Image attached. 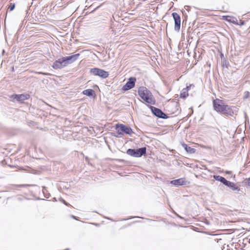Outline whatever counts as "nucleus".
<instances>
[{
  "label": "nucleus",
  "mask_w": 250,
  "mask_h": 250,
  "mask_svg": "<svg viewBox=\"0 0 250 250\" xmlns=\"http://www.w3.org/2000/svg\"><path fill=\"white\" fill-rule=\"evenodd\" d=\"M181 97H185L186 96H182V94H181Z\"/></svg>",
  "instance_id": "bb28decb"
},
{
  "label": "nucleus",
  "mask_w": 250,
  "mask_h": 250,
  "mask_svg": "<svg viewBox=\"0 0 250 250\" xmlns=\"http://www.w3.org/2000/svg\"><path fill=\"white\" fill-rule=\"evenodd\" d=\"M97 8H95V9H94V11H95V10H96V9H97Z\"/></svg>",
  "instance_id": "c85d7f7f"
},
{
  "label": "nucleus",
  "mask_w": 250,
  "mask_h": 250,
  "mask_svg": "<svg viewBox=\"0 0 250 250\" xmlns=\"http://www.w3.org/2000/svg\"><path fill=\"white\" fill-rule=\"evenodd\" d=\"M83 94L88 96H92L95 95V92L93 89H88L83 90Z\"/></svg>",
  "instance_id": "2eb2a0df"
},
{
  "label": "nucleus",
  "mask_w": 250,
  "mask_h": 250,
  "mask_svg": "<svg viewBox=\"0 0 250 250\" xmlns=\"http://www.w3.org/2000/svg\"><path fill=\"white\" fill-rule=\"evenodd\" d=\"M15 4L11 3L8 6V9L10 11H12L15 8Z\"/></svg>",
  "instance_id": "6ab92c4d"
},
{
  "label": "nucleus",
  "mask_w": 250,
  "mask_h": 250,
  "mask_svg": "<svg viewBox=\"0 0 250 250\" xmlns=\"http://www.w3.org/2000/svg\"><path fill=\"white\" fill-rule=\"evenodd\" d=\"M63 203L67 206H71V205H70L69 204L66 203L65 201H63Z\"/></svg>",
  "instance_id": "412c9836"
},
{
  "label": "nucleus",
  "mask_w": 250,
  "mask_h": 250,
  "mask_svg": "<svg viewBox=\"0 0 250 250\" xmlns=\"http://www.w3.org/2000/svg\"><path fill=\"white\" fill-rule=\"evenodd\" d=\"M146 153V147H142L138 149H135V157H140Z\"/></svg>",
  "instance_id": "f8f14e48"
},
{
  "label": "nucleus",
  "mask_w": 250,
  "mask_h": 250,
  "mask_svg": "<svg viewBox=\"0 0 250 250\" xmlns=\"http://www.w3.org/2000/svg\"><path fill=\"white\" fill-rule=\"evenodd\" d=\"M12 97L19 102L22 103L24 101L29 99L30 95L29 94H15L12 95Z\"/></svg>",
  "instance_id": "423d86ee"
},
{
  "label": "nucleus",
  "mask_w": 250,
  "mask_h": 250,
  "mask_svg": "<svg viewBox=\"0 0 250 250\" xmlns=\"http://www.w3.org/2000/svg\"><path fill=\"white\" fill-rule=\"evenodd\" d=\"M139 96L146 103L154 104L155 100L152 93L145 87H141L138 89Z\"/></svg>",
  "instance_id": "f03ea898"
},
{
  "label": "nucleus",
  "mask_w": 250,
  "mask_h": 250,
  "mask_svg": "<svg viewBox=\"0 0 250 250\" xmlns=\"http://www.w3.org/2000/svg\"><path fill=\"white\" fill-rule=\"evenodd\" d=\"M43 75H48L49 74H47V73H43Z\"/></svg>",
  "instance_id": "5701e85b"
},
{
  "label": "nucleus",
  "mask_w": 250,
  "mask_h": 250,
  "mask_svg": "<svg viewBox=\"0 0 250 250\" xmlns=\"http://www.w3.org/2000/svg\"><path fill=\"white\" fill-rule=\"evenodd\" d=\"M116 129L119 135H123L124 133L130 134L132 132L130 127L122 124L116 125Z\"/></svg>",
  "instance_id": "7ed1b4c3"
},
{
  "label": "nucleus",
  "mask_w": 250,
  "mask_h": 250,
  "mask_svg": "<svg viewBox=\"0 0 250 250\" xmlns=\"http://www.w3.org/2000/svg\"><path fill=\"white\" fill-rule=\"evenodd\" d=\"M151 110L153 114L159 118L163 119H167L168 118V116L159 108L152 107Z\"/></svg>",
  "instance_id": "1a4fd4ad"
},
{
  "label": "nucleus",
  "mask_w": 250,
  "mask_h": 250,
  "mask_svg": "<svg viewBox=\"0 0 250 250\" xmlns=\"http://www.w3.org/2000/svg\"><path fill=\"white\" fill-rule=\"evenodd\" d=\"M228 180H227L225 178H224L223 177H222V176H220V179H219V181H220L221 183H222L223 184L225 185L227 181Z\"/></svg>",
  "instance_id": "a211bd4d"
},
{
  "label": "nucleus",
  "mask_w": 250,
  "mask_h": 250,
  "mask_svg": "<svg viewBox=\"0 0 250 250\" xmlns=\"http://www.w3.org/2000/svg\"><path fill=\"white\" fill-rule=\"evenodd\" d=\"M23 185H21L20 187H23Z\"/></svg>",
  "instance_id": "cd10ccee"
},
{
  "label": "nucleus",
  "mask_w": 250,
  "mask_h": 250,
  "mask_svg": "<svg viewBox=\"0 0 250 250\" xmlns=\"http://www.w3.org/2000/svg\"><path fill=\"white\" fill-rule=\"evenodd\" d=\"M136 80V79L135 78H130L128 81L123 87V90L124 91H127L133 88L135 86Z\"/></svg>",
  "instance_id": "0eeeda50"
},
{
  "label": "nucleus",
  "mask_w": 250,
  "mask_h": 250,
  "mask_svg": "<svg viewBox=\"0 0 250 250\" xmlns=\"http://www.w3.org/2000/svg\"><path fill=\"white\" fill-rule=\"evenodd\" d=\"M182 145L187 152L190 153V154H193V153H195V152H196L195 149L188 146L186 144H183Z\"/></svg>",
  "instance_id": "ddd939ff"
},
{
  "label": "nucleus",
  "mask_w": 250,
  "mask_h": 250,
  "mask_svg": "<svg viewBox=\"0 0 250 250\" xmlns=\"http://www.w3.org/2000/svg\"><path fill=\"white\" fill-rule=\"evenodd\" d=\"M90 72L95 76H98L103 78H106L108 77V72L103 69L98 68H92L90 70Z\"/></svg>",
  "instance_id": "20e7f679"
},
{
  "label": "nucleus",
  "mask_w": 250,
  "mask_h": 250,
  "mask_svg": "<svg viewBox=\"0 0 250 250\" xmlns=\"http://www.w3.org/2000/svg\"><path fill=\"white\" fill-rule=\"evenodd\" d=\"M244 184L245 186L250 187V177L245 180Z\"/></svg>",
  "instance_id": "f3484780"
},
{
  "label": "nucleus",
  "mask_w": 250,
  "mask_h": 250,
  "mask_svg": "<svg viewBox=\"0 0 250 250\" xmlns=\"http://www.w3.org/2000/svg\"><path fill=\"white\" fill-rule=\"evenodd\" d=\"M126 153L129 155L135 157V149H128L127 150Z\"/></svg>",
  "instance_id": "dca6fc26"
},
{
  "label": "nucleus",
  "mask_w": 250,
  "mask_h": 250,
  "mask_svg": "<svg viewBox=\"0 0 250 250\" xmlns=\"http://www.w3.org/2000/svg\"><path fill=\"white\" fill-rule=\"evenodd\" d=\"M172 16L174 21V30L176 32H179L181 27V17L176 12H173Z\"/></svg>",
  "instance_id": "39448f33"
},
{
  "label": "nucleus",
  "mask_w": 250,
  "mask_h": 250,
  "mask_svg": "<svg viewBox=\"0 0 250 250\" xmlns=\"http://www.w3.org/2000/svg\"><path fill=\"white\" fill-rule=\"evenodd\" d=\"M71 217L76 220H79V219L77 218V217H76L74 215H71Z\"/></svg>",
  "instance_id": "4be33fe9"
},
{
  "label": "nucleus",
  "mask_w": 250,
  "mask_h": 250,
  "mask_svg": "<svg viewBox=\"0 0 250 250\" xmlns=\"http://www.w3.org/2000/svg\"><path fill=\"white\" fill-rule=\"evenodd\" d=\"M65 66H66V64L63 58L61 59L56 61L52 65V67L55 69H61Z\"/></svg>",
  "instance_id": "9d476101"
},
{
  "label": "nucleus",
  "mask_w": 250,
  "mask_h": 250,
  "mask_svg": "<svg viewBox=\"0 0 250 250\" xmlns=\"http://www.w3.org/2000/svg\"><path fill=\"white\" fill-rule=\"evenodd\" d=\"M97 8H95V9H94V11H95V10H96V9H97Z\"/></svg>",
  "instance_id": "c756f323"
},
{
  "label": "nucleus",
  "mask_w": 250,
  "mask_h": 250,
  "mask_svg": "<svg viewBox=\"0 0 250 250\" xmlns=\"http://www.w3.org/2000/svg\"><path fill=\"white\" fill-rule=\"evenodd\" d=\"M226 20H227V21H230V20H229V19H226Z\"/></svg>",
  "instance_id": "a878e982"
},
{
  "label": "nucleus",
  "mask_w": 250,
  "mask_h": 250,
  "mask_svg": "<svg viewBox=\"0 0 250 250\" xmlns=\"http://www.w3.org/2000/svg\"><path fill=\"white\" fill-rule=\"evenodd\" d=\"M79 56L80 54L78 53L71 56L63 57V59L65 62L66 66L76 61L78 59Z\"/></svg>",
  "instance_id": "6e6552de"
},
{
  "label": "nucleus",
  "mask_w": 250,
  "mask_h": 250,
  "mask_svg": "<svg viewBox=\"0 0 250 250\" xmlns=\"http://www.w3.org/2000/svg\"><path fill=\"white\" fill-rule=\"evenodd\" d=\"M197 48L199 49V48H195L194 51H196V49Z\"/></svg>",
  "instance_id": "b1692460"
},
{
  "label": "nucleus",
  "mask_w": 250,
  "mask_h": 250,
  "mask_svg": "<svg viewBox=\"0 0 250 250\" xmlns=\"http://www.w3.org/2000/svg\"><path fill=\"white\" fill-rule=\"evenodd\" d=\"M221 176L219 175H214L213 178L217 181H219V179Z\"/></svg>",
  "instance_id": "aec40b11"
},
{
  "label": "nucleus",
  "mask_w": 250,
  "mask_h": 250,
  "mask_svg": "<svg viewBox=\"0 0 250 250\" xmlns=\"http://www.w3.org/2000/svg\"><path fill=\"white\" fill-rule=\"evenodd\" d=\"M225 185L227 186L228 187H229L233 190H236L238 189V187L236 186V185L234 183L229 181H227V182Z\"/></svg>",
  "instance_id": "4468645a"
},
{
  "label": "nucleus",
  "mask_w": 250,
  "mask_h": 250,
  "mask_svg": "<svg viewBox=\"0 0 250 250\" xmlns=\"http://www.w3.org/2000/svg\"><path fill=\"white\" fill-rule=\"evenodd\" d=\"M226 20H227V21H230V20H229V19H226Z\"/></svg>",
  "instance_id": "393cba45"
},
{
  "label": "nucleus",
  "mask_w": 250,
  "mask_h": 250,
  "mask_svg": "<svg viewBox=\"0 0 250 250\" xmlns=\"http://www.w3.org/2000/svg\"><path fill=\"white\" fill-rule=\"evenodd\" d=\"M187 182L185 178H179L171 181V183L175 186H183L187 184Z\"/></svg>",
  "instance_id": "9b49d317"
},
{
  "label": "nucleus",
  "mask_w": 250,
  "mask_h": 250,
  "mask_svg": "<svg viewBox=\"0 0 250 250\" xmlns=\"http://www.w3.org/2000/svg\"><path fill=\"white\" fill-rule=\"evenodd\" d=\"M214 109L217 112L224 114L226 116H232L234 114V106L225 104L224 102L219 99H216L212 102Z\"/></svg>",
  "instance_id": "f257e3e1"
}]
</instances>
